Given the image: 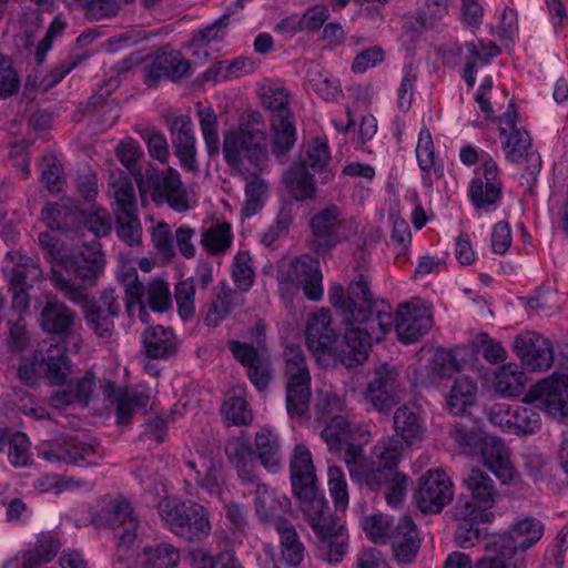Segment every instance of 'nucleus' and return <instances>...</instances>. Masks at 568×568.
<instances>
[{
    "label": "nucleus",
    "instance_id": "f257e3e1",
    "mask_svg": "<svg viewBox=\"0 0 568 568\" xmlns=\"http://www.w3.org/2000/svg\"><path fill=\"white\" fill-rule=\"evenodd\" d=\"M67 275L54 271V287L75 305L84 308L87 325L98 338L109 342L114 333V318L121 311L119 297L113 288L104 290L95 303L90 304L87 287L95 285L97 278L103 271L104 262L101 250H92L90 257H79L68 261Z\"/></svg>",
    "mask_w": 568,
    "mask_h": 568
},
{
    "label": "nucleus",
    "instance_id": "f03ea898",
    "mask_svg": "<svg viewBox=\"0 0 568 568\" xmlns=\"http://www.w3.org/2000/svg\"><path fill=\"white\" fill-rule=\"evenodd\" d=\"M290 467L293 491L318 538L321 556L331 564L339 562L346 554V536L331 515L326 499L318 494L312 455L304 445L295 447Z\"/></svg>",
    "mask_w": 568,
    "mask_h": 568
},
{
    "label": "nucleus",
    "instance_id": "7ed1b4c3",
    "mask_svg": "<svg viewBox=\"0 0 568 568\" xmlns=\"http://www.w3.org/2000/svg\"><path fill=\"white\" fill-rule=\"evenodd\" d=\"M525 404L532 407L515 405L511 434L530 435L541 427L538 409L554 417L568 416V375L552 374L531 386L525 395Z\"/></svg>",
    "mask_w": 568,
    "mask_h": 568
},
{
    "label": "nucleus",
    "instance_id": "20e7f679",
    "mask_svg": "<svg viewBox=\"0 0 568 568\" xmlns=\"http://www.w3.org/2000/svg\"><path fill=\"white\" fill-rule=\"evenodd\" d=\"M223 154L230 168H237L242 172H244V161H248L256 170L266 168L268 161L266 131L260 112L245 113L237 130L224 132Z\"/></svg>",
    "mask_w": 568,
    "mask_h": 568
},
{
    "label": "nucleus",
    "instance_id": "39448f33",
    "mask_svg": "<svg viewBox=\"0 0 568 568\" xmlns=\"http://www.w3.org/2000/svg\"><path fill=\"white\" fill-rule=\"evenodd\" d=\"M406 445L396 436H387L378 440L372 450L371 460H366L362 448H351V479L371 491H378L388 476L397 473V467Z\"/></svg>",
    "mask_w": 568,
    "mask_h": 568
},
{
    "label": "nucleus",
    "instance_id": "423d86ee",
    "mask_svg": "<svg viewBox=\"0 0 568 568\" xmlns=\"http://www.w3.org/2000/svg\"><path fill=\"white\" fill-rule=\"evenodd\" d=\"M544 524L531 516L513 520L506 529L491 535L484 544V549L494 561L505 568H525L526 558L523 555L534 547L544 536Z\"/></svg>",
    "mask_w": 568,
    "mask_h": 568
},
{
    "label": "nucleus",
    "instance_id": "0eeeda50",
    "mask_svg": "<svg viewBox=\"0 0 568 568\" xmlns=\"http://www.w3.org/2000/svg\"><path fill=\"white\" fill-rule=\"evenodd\" d=\"M345 325V357L362 364L368 356L373 342H381L390 331L394 322L390 305L384 301L373 304L366 312L358 311L354 320Z\"/></svg>",
    "mask_w": 568,
    "mask_h": 568
},
{
    "label": "nucleus",
    "instance_id": "6e6552de",
    "mask_svg": "<svg viewBox=\"0 0 568 568\" xmlns=\"http://www.w3.org/2000/svg\"><path fill=\"white\" fill-rule=\"evenodd\" d=\"M102 518L118 541L112 568H136L135 555L131 548L138 538L140 521L131 504L123 498H116L103 509Z\"/></svg>",
    "mask_w": 568,
    "mask_h": 568
},
{
    "label": "nucleus",
    "instance_id": "1a4fd4ad",
    "mask_svg": "<svg viewBox=\"0 0 568 568\" xmlns=\"http://www.w3.org/2000/svg\"><path fill=\"white\" fill-rule=\"evenodd\" d=\"M158 510L165 527L187 541H200L211 531L209 514L197 503L166 497L159 503Z\"/></svg>",
    "mask_w": 568,
    "mask_h": 568
},
{
    "label": "nucleus",
    "instance_id": "9d476101",
    "mask_svg": "<svg viewBox=\"0 0 568 568\" xmlns=\"http://www.w3.org/2000/svg\"><path fill=\"white\" fill-rule=\"evenodd\" d=\"M455 439L467 453L479 455L484 466L487 467L501 484L506 485L513 481L516 470L510 460V452L500 438L457 428Z\"/></svg>",
    "mask_w": 568,
    "mask_h": 568
},
{
    "label": "nucleus",
    "instance_id": "9b49d317",
    "mask_svg": "<svg viewBox=\"0 0 568 568\" xmlns=\"http://www.w3.org/2000/svg\"><path fill=\"white\" fill-rule=\"evenodd\" d=\"M121 283L125 293V306L130 316H136L143 323L148 322L149 313L144 297L149 307L154 312H165L172 304L169 284L163 280L156 278L144 286L138 278L135 270L125 272L121 276Z\"/></svg>",
    "mask_w": 568,
    "mask_h": 568
},
{
    "label": "nucleus",
    "instance_id": "f8f14e48",
    "mask_svg": "<svg viewBox=\"0 0 568 568\" xmlns=\"http://www.w3.org/2000/svg\"><path fill=\"white\" fill-rule=\"evenodd\" d=\"M286 377V409L291 417L302 418L308 410L311 374L304 353L297 345H290L284 352Z\"/></svg>",
    "mask_w": 568,
    "mask_h": 568
},
{
    "label": "nucleus",
    "instance_id": "ddd939ff",
    "mask_svg": "<svg viewBox=\"0 0 568 568\" xmlns=\"http://www.w3.org/2000/svg\"><path fill=\"white\" fill-rule=\"evenodd\" d=\"M138 184L143 203L146 196H150L156 205L166 203L178 212H185L190 209L189 193L180 173L172 168L162 171L149 170Z\"/></svg>",
    "mask_w": 568,
    "mask_h": 568
},
{
    "label": "nucleus",
    "instance_id": "4468645a",
    "mask_svg": "<svg viewBox=\"0 0 568 568\" xmlns=\"http://www.w3.org/2000/svg\"><path fill=\"white\" fill-rule=\"evenodd\" d=\"M467 496H460L455 506V517H488L486 510L493 508L499 493L494 479L483 469L473 467L462 479Z\"/></svg>",
    "mask_w": 568,
    "mask_h": 568
},
{
    "label": "nucleus",
    "instance_id": "2eb2a0df",
    "mask_svg": "<svg viewBox=\"0 0 568 568\" xmlns=\"http://www.w3.org/2000/svg\"><path fill=\"white\" fill-rule=\"evenodd\" d=\"M501 194L503 184L498 179L497 163L489 154H485L469 185L470 201L476 210L489 213L496 210Z\"/></svg>",
    "mask_w": 568,
    "mask_h": 568
},
{
    "label": "nucleus",
    "instance_id": "dca6fc26",
    "mask_svg": "<svg viewBox=\"0 0 568 568\" xmlns=\"http://www.w3.org/2000/svg\"><path fill=\"white\" fill-rule=\"evenodd\" d=\"M454 497V485L447 473L440 468L428 469L418 481L415 503L423 513L437 514Z\"/></svg>",
    "mask_w": 568,
    "mask_h": 568
},
{
    "label": "nucleus",
    "instance_id": "f3484780",
    "mask_svg": "<svg viewBox=\"0 0 568 568\" xmlns=\"http://www.w3.org/2000/svg\"><path fill=\"white\" fill-rule=\"evenodd\" d=\"M312 245L317 254H326L339 242L348 237L347 223L341 210L331 205L316 213L310 222Z\"/></svg>",
    "mask_w": 568,
    "mask_h": 568
},
{
    "label": "nucleus",
    "instance_id": "a211bd4d",
    "mask_svg": "<svg viewBox=\"0 0 568 568\" xmlns=\"http://www.w3.org/2000/svg\"><path fill=\"white\" fill-rule=\"evenodd\" d=\"M144 83L155 88L162 80L176 82L190 75L191 62L180 51L159 50L144 60L142 64Z\"/></svg>",
    "mask_w": 568,
    "mask_h": 568
},
{
    "label": "nucleus",
    "instance_id": "6ab92c4d",
    "mask_svg": "<svg viewBox=\"0 0 568 568\" xmlns=\"http://www.w3.org/2000/svg\"><path fill=\"white\" fill-rule=\"evenodd\" d=\"M328 300L342 317V322L354 320L359 310L366 312L373 304L381 302L373 300L368 284L363 275H359L357 281L348 285L347 296H345L342 285H332L328 290Z\"/></svg>",
    "mask_w": 568,
    "mask_h": 568
},
{
    "label": "nucleus",
    "instance_id": "aec40b11",
    "mask_svg": "<svg viewBox=\"0 0 568 568\" xmlns=\"http://www.w3.org/2000/svg\"><path fill=\"white\" fill-rule=\"evenodd\" d=\"M172 145L181 165L193 173L200 171L196 160V136L190 115H171L166 118Z\"/></svg>",
    "mask_w": 568,
    "mask_h": 568
},
{
    "label": "nucleus",
    "instance_id": "412c9836",
    "mask_svg": "<svg viewBox=\"0 0 568 568\" xmlns=\"http://www.w3.org/2000/svg\"><path fill=\"white\" fill-rule=\"evenodd\" d=\"M227 346L234 358L247 369L251 383L260 392L265 390L272 381V365L268 355L239 341H230Z\"/></svg>",
    "mask_w": 568,
    "mask_h": 568
},
{
    "label": "nucleus",
    "instance_id": "4be33fe9",
    "mask_svg": "<svg viewBox=\"0 0 568 568\" xmlns=\"http://www.w3.org/2000/svg\"><path fill=\"white\" fill-rule=\"evenodd\" d=\"M513 346L521 363L530 371L545 372L554 363V351L550 342L535 332H525L517 335Z\"/></svg>",
    "mask_w": 568,
    "mask_h": 568
},
{
    "label": "nucleus",
    "instance_id": "5701e85b",
    "mask_svg": "<svg viewBox=\"0 0 568 568\" xmlns=\"http://www.w3.org/2000/svg\"><path fill=\"white\" fill-rule=\"evenodd\" d=\"M284 280L302 287L304 295L311 301H320L323 297L320 263L307 254L297 256L290 263Z\"/></svg>",
    "mask_w": 568,
    "mask_h": 568
},
{
    "label": "nucleus",
    "instance_id": "b1692460",
    "mask_svg": "<svg viewBox=\"0 0 568 568\" xmlns=\"http://www.w3.org/2000/svg\"><path fill=\"white\" fill-rule=\"evenodd\" d=\"M33 365H39L52 385L63 384L71 373V361L65 347L58 343L42 341L33 353Z\"/></svg>",
    "mask_w": 568,
    "mask_h": 568
},
{
    "label": "nucleus",
    "instance_id": "393cba45",
    "mask_svg": "<svg viewBox=\"0 0 568 568\" xmlns=\"http://www.w3.org/2000/svg\"><path fill=\"white\" fill-rule=\"evenodd\" d=\"M429 311L417 302L399 305L396 314L395 331L400 342L410 344L425 335L432 327Z\"/></svg>",
    "mask_w": 568,
    "mask_h": 568
},
{
    "label": "nucleus",
    "instance_id": "a878e982",
    "mask_svg": "<svg viewBox=\"0 0 568 568\" xmlns=\"http://www.w3.org/2000/svg\"><path fill=\"white\" fill-rule=\"evenodd\" d=\"M321 436L328 449L343 458L348 473H351V463H353L349 458L351 448L363 447L362 445L353 443L354 427L352 423L342 415H335L325 425Z\"/></svg>",
    "mask_w": 568,
    "mask_h": 568
},
{
    "label": "nucleus",
    "instance_id": "bb28decb",
    "mask_svg": "<svg viewBox=\"0 0 568 568\" xmlns=\"http://www.w3.org/2000/svg\"><path fill=\"white\" fill-rule=\"evenodd\" d=\"M393 428L394 436L406 445L422 442L426 435V426L419 406L412 402L398 406L393 415Z\"/></svg>",
    "mask_w": 568,
    "mask_h": 568
},
{
    "label": "nucleus",
    "instance_id": "cd10ccee",
    "mask_svg": "<svg viewBox=\"0 0 568 568\" xmlns=\"http://www.w3.org/2000/svg\"><path fill=\"white\" fill-rule=\"evenodd\" d=\"M95 386V375L85 372L82 377L70 379L67 385L55 390L50 398L53 408L64 409L69 406L87 407Z\"/></svg>",
    "mask_w": 568,
    "mask_h": 568
},
{
    "label": "nucleus",
    "instance_id": "c85d7f7f",
    "mask_svg": "<svg viewBox=\"0 0 568 568\" xmlns=\"http://www.w3.org/2000/svg\"><path fill=\"white\" fill-rule=\"evenodd\" d=\"M388 539L399 564H410L415 560L420 547V538L412 518H399Z\"/></svg>",
    "mask_w": 568,
    "mask_h": 568
},
{
    "label": "nucleus",
    "instance_id": "c756f323",
    "mask_svg": "<svg viewBox=\"0 0 568 568\" xmlns=\"http://www.w3.org/2000/svg\"><path fill=\"white\" fill-rule=\"evenodd\" d=\"M224 450L230 465L236 470L237 477L243 484H251L257 479L255 453L246 438H230Z\"/></svg>",
    "mask_w": 568,
    "mask_h": 568
},
{
    "label": "nucleus",
    "instance_id": "7c9ffc66",
    "mask_svg": "<svg viewBox=\"0 0 568 568\" xmlns=\"http://www.w3.org/2000/svg\"><path fill=\"white\" fill-rule=\"evenodd\" d=\"M290 499L265 484H257L255 490V510L260 520L271 524L274 529L277 521H287L283 515L288 511Z\"/></svg>",
    "mask_w": 568,
    "mask_h": 568
},
{
    "label": "nucleus",
    "instance_id": "2f4dec72",
    "mask_svg": "<svg viewBox=\"0 0 568 568\" xmlns=\"http://www.w3.org/2000/svg\"><path fill=\"white\" fill-rule=\"evenodd\" d=\"M61 547L58 537L51 531L38 535L36 542L23 551L20 557L12 558L3 564L2 568H9L21 560V568H39L54 559Z\"/></svg>",
    "mask_w": 568,
    "mask_h": 568
},
{
    "label": "nucleus",
    "instance_id": "473e14b6",
    "mask_svg": "<svg viewBox=\"0 0 568 568\" xmlns=\"http://www.w3.org/2000/svg\"><path fill=\"white\" fill-rule=\"evenodd\" d=\"M332 318L328 310L322 308L307 321L305 336L306 345L313 353H324L336 341V333L331 327Z\"/></svg>",
    "mask_w": 568,
    "mask_h": 568
},
{
    "label": "nucleus",
    "instance_id": "72a5a7b5",
    "mask_svg": "<svg viewBox=\"0 0 568 568\" xmlns=\"http://www.w3.org/2000/svg\"><path fill=\"white\" fill-rule=\"evenodd\" d=\"M231 169L246 180L244 214L252 216L264 206L268 195V184L257 174L262 170H256L248 161L243 162L244 172L237 168Z\"/></svg>",
    "mask_w": 568,
    "mask_h": 568
},
{
    "label": "nucleus",
    "instance_id": "f704fd0d",
    "mask_svg": "<svg viewBox=\"0 0 568 568\" xmlns=\"http://www.w3.org/2000/svg\"><path fill=\"white\" fill-rule=\"evenodd\" d=\"M185 465L190 469L189 476L195 480L197 486L212 496H221L223 494L225 481L221 463L201 459L200 464L189 460Z\"/></svg>",
    "mask_w": 568,
    "mask_h": 568
},
{
    "label": "nucleus",
    "instance_id": "c9c22d12",
    "mask_svg": "<svg viewBox=\"0 0 568 568\" xmlns=\"http://www.w3.org/2000/svg\"><path fill=\"white\" fill-rule=\"evenodd\" d=\"M145 355L152 359H163L178 351V342L171 328L162 325L149 326L142 334Z\"/></svg>",
    "mask_w": 568,
    "mask_h": 568
},
{
    "label": "nucleus",
    "instance_id": "e433bc0d",
    "mask_svg": "<svg viewBox=\"0 0 568 568\" xmlns=\"http://www.w3.org/2000/svg\"><path fill=\"white\" fill-rule=\"evenodd\" d=\"M77 322V313L58 300H49L40 313V327L48 334L59 335Z\"/></svg>",
    "mask_w": 568,
    "mask_h": 568
},
{
    "label": "nucleus",
    "instance_id": "4c0bfd02",
    "mask_svg": "<svg viewBox=\"0 0 568 568\" xmlns=\"http://www.w3.org/2000/svg\"><path fill=\"white\" fill-rule=\"evenodd\" d=\"M477 393L476 379L467 374H458L454 378L450 393L446 399L449 412L454 415H463L467 407L475 403Z\"/></svg>",
    "mask_w": 568,
    "mask_h": 568
},
{
    "label": "nucleus",
    "instance_id": "58836bf2",
    "mask_svg": "<svg viewBox=\"0 0 568 568\" xmlns=\"http://www.w3.org/2000/svg\"><path fill=\"white\" fill-rule=\"evenodd\" d=\"M243 303L242 293L233 290L224 282L220 283V291L216 293L205 317L206 324L216 327L234 308L243 305Z\"/></svg>",
    "mask_w": 568,
    "mask_h": 568
},
{
    "label": "nucleus",
    "instance_id": "ea45409f",
    "mask_svg": "<svg viewBox=\"0 0 568 568\" xmlns=\"http://www.w3.org/2000/svg\"><path fill=\"white\" fill-rule=\"evenodd\" d=\"M10 262L4 266L11 286L31 287L41 277V270L29 256L13 253L8 254Z\"/></svg>",
    "mask_w": 568,
    "mask_h": 568
},
{
    "label": "nucleus",
    "instance_id": "a19ab883",
    "mask_svg": "<svg viewBox=\"0 0 568 568\" xmlns=\"http://www.w3.org/2000/svg\"><path fill=\"white\" fill-rule=\"evenodd\" d=\"M282 560L290 567H297L304 559L305 547L290 521H277Z\"/></svg>",
    "mask_w": 568,
    "mask_h": 568
},
{
    "label": "nucleus",
    "instance_id": "79ce46f5",
    "mask_svg": "<svg viewBox=\"0 0 568 568\" xmlns=\"http://www.w3.org/2000/svg\"><path fill=\"white\" fill-rule=\"evenodd\" d=\"M39 243L45 251L48 260L52 263V283L54 284V271H61L67 275L65 263L68 261L78 260L79 257H90V252L94 248L100 250V244L92 243L85 251H81L77 255H64L60 247V240L54 235L42 232L39 234Z\"/></svg>",
    "mask_w": 568,
    "mask_h": 568
},
{
    "label": "nucleus",
    "instance_id": "37998d69",
    "mask_svg": "<svg viewBox=\"0 0 568 568\" xmlns=\"http://www.w3.org/2000/svg\"><path fill=\"white\" fill-rule=\"evenodd\" d=\"M527 384L526 374L516 364L501 366L495 374L494 388L503 397H516L520 395Z\"/></svg>",
    "mask_w": 568,
    "mask_h": 568
},
{
    "label": "nucleus",
    "instance_id": "c03bdc74",
    "mask_svg": "<svg viewBox=\"0 0 568 568\" xmlns=\"http://www.w3.org/2000/svg\"><path fill=\"white\" fill-rule=\"evenodd\" d=\"M180 551L170 544L145 547L138 557L140 568H178Z\"/></svg>",
    "mask_w": 568,
    "mask_h": 568
},
{
    "label": "nucleus",
    "instance_id": "a18cd8bd",
    "mask_svg": "<svg viewBox=\"0 0 568 568\" xmlns=\"http://www.w3.org/2000/svg\"><path fill=\"white\" fill-rule=\"evenodd\" d=\"M255 448L262 466L268 473H278L282 467V454L277 436L270 430L256 433Z\"/></svg>",
    "mask_w": 568,
    "mask_h": 568
},
{
    "label": "nucleus",
    "instance_id": "49530a36",
    "mask_svg": "<svg viewBox=\"0 0 568 568\" xmlns=\"http://www.w3.org/2000/svg\"><path fill=\"white\" fill-rule=\"evenodd\" d=\"M331 161L329 148L326 142L320 138L311 141L306 149V156L298 162H305V166L313 173L321 176L322 183H327L334 176L328 168Z\"/></svg>",
    "mask_w": 568,
    "mask_h": 568
},
{
    "label": "nucleus",
    "instance_id": "de8ad7c7",
    "mask_svg": "<svg viewBox=\"0 0 568 568\" xmlns=\"http://www.w3.org/2000/svg\"><path fill=\"white\" fill-rule=\"evenodd\" d=\"M271 128L273 131L272 153L277 159H284L297 138L294 115L271 120Z\"/></svg>",
    "mask_w": 568,
    "mask_h": 568
},
{
    "label": "nucleus",
    "instance_id": "09e8293b",
    "mask_svg": "<svg viewBox=\"0 0 568 568\" xmlns=\"http://www.w3.org/2000/svg\"><path fill=\"white\" fill-rule=\"evenodd\" d=\"M115 410L120 424L129 423L139 412H145L150 404V396L144 392L118 390L114 394Z\"/></svg>",
    "mask_w": 568,
    "mask_h": 568
},
{
    "label": "nucleus",
    "instance_id": "8fccbe9b",
    "mask_svg": "<svg viewBox=\"0 0 568 568\" xmlns=\"http://www.w3.org/2000/svg\"><path fill=\"white\" fill-rule=\"evenodd\" d=\"M284 180L290 186L294 199L304 201L315 194V183L311 170L305 162L294 163L284 174Z\"/></svg>",
    "mask_w": 568,
    "mask_h": 568
},
{
    "label": "nucleus",
    "instance_id": "3c124183",
    "mask_svg": "<svg viewBox=\"0 0 568 568\" xmlns=\"http://www.w3.org/2000/svg\"><path fill=\"white\" fill-rule=\"evenodd\" d=\"M307 81L311 88L324 100L334 101L342 95L339 82L320 64H311L307 68Z\"/></svg>",
    "mask_w": 568,
    "mask_h": 568
},
{
    "label": "nucleus",
    "instance_id": "603ef678",
    "mask_svg": "<svg viewBox=\"0 0 568 568\" xmlns=\"http://www.w3.org/2000/svg\"><path fill=\"white\" fill-rule=\"evenodd\" d=\"M65 462L80 466H92L99 464L103 454L95 440H73L64 448Z\"/></svg>",
    "mask_w": 568,
    "mask_h": 568
},
{
    "label": "nucleus",
    "instance_id": "864d4df0",
    "mask_svg": "<svg viewBox=\"0 0 568 568\" xmlns=\"http://www.w3.org/2000/svg\"><path fill=\"white\" fill-rule=\"evenodd\" d=\"M200 130L210 156L220 152L219 119L211 106L200 105L196 110Z\"/></svg>",
    "mask_w": 568,
    "mask_h": 568
},
{
    "label": "nucleus",
    "instance_id": "5fc2aeb1",
    "mask_svg": "<svg viewBox=\"0 0 568 568\" xmlns=\"http://www.w3.org/2000/svg\"><path fill=\"white\" fill-rule=\"evenodd\" d=\"M115 216L138 214L135 190L130 180L120 179L111 184Z\"/></svg>",
    "mask_w": 568,
    "mask_h": 568
},
{
    "label": "nucleus",
    "instance_id": "6e6d98bb",
    "mask_svg": "<svg viewBox=\"0 0 568 568\" xmlns=\"http://www.w3.org/2000/svg\"><path fill=\"white\" fill-rule=\"evenodd\" d=\"M231 225L226 222L216 223L206 229L202 234L201 243L211 255L225 253L232 245Z\"/></svg>",
    "mask_w": 568,
    "mask_h": 568
},
{
    "label": "nucleus",
    "instance_id": "4d7b16f0",
    "mask_svg": "<svg viewBox=\"0 0 568 568\" xmlns=\"http://www.w3.org/2000/svg\"><path fill=\"white\" fill-rule=\"evenodd\" d=\"M501 139V148L506 159L509 162H518L524 156L529 155L531 148V138L529 133L523 129L509 131L506 134H499Z\"/></svg>",
    "mask_w": 568,
    "mask_h": 568
},
{
    "label": "nucleus",
    "instance_id": "13d9d810",
    "mask_svg": "<svg viewBox=\"0 0 568 568\" xmlns=\"http://www.w3.org/2000/svg\"><path fill=\"white\" fill-rule=\"evenodd\" d=\"M288 91L281 85H271L263 88L261 99L262 104L271 111V120L278 118H291L293 113L288 108Z\"/></svg>",
    "mask_w": 568,
    "mask_h": 568
},
{
    "label": "nucleus",
    "instance_id": "bf43d9fd",
    "mask_svg": "<svg viewBox=\"0 0 568 568\" xmlns=\"http://www.w3.org/2000/svg\"><path fill=\"white\" fill-rule=\"evenodd\" d=\"M42 221L51 230L70 232L79 220L75 211L69 210L59 204H48L41 212Z\"/></svg>",
    "mask_w": 568,
    "mask_h": 568
},
{
    "label": "nucleus",
    "instance_id": "052dcab7",
    "mask_svg": "<svg viewBox=\"0 0 568 568\" xmlns=\"http://www.w3.org/2000/svg\"><path fill=\"white\" fill-rule=\"evenodd\" d=\"M254 270L252 267V258L248 252H237L233 258L232 278L237 287V292H248L254 282Z\"/></svg>",
    "mask_w": 568,
    "mask_h": 568
},
{
    "label": "nucleus",
    "instance_id": "680f3d73",
    "mask_svg": "<svg viewBox=\"0 0 568 568\" xmlns=\"http://www.w3.org/2000/svg\"><path fill=\"white\" fill-rule=\"evenodd\" d=\"M459 524L455 531V541L463 548L475 546L479 542L481 537V530L479 528V521L488 520V517H466L456 518Z\"/></svg>",
    "mask_w": 568,
    "mask_h": 568
},
{
    "label": "nucleus",
    "instance_id": "e2e57ef3",
    "mask_svg": "<svg viewBox=\"0 0 568 568\" xmlns=\"http://www.w3.org/2000/svg\"><path fill=\"white\" fill-rule=\"evenodd\" d=\"M361 527L374 542H385L394 528L392 519L384 514L363 517Z\"/></svg>",
    "mask_w": 568,
    "mask_h": 568
},
{
    "label": "nucleus",
    "instance_id": "0e129e2a",
    "mask_svg": "<svg viewBox=\"0 0 568 568\" xmlns=\"http://www.w3.org/2000/svg\"><path fill=\"white\" fill-rule=\"evenodd\" d=\"M115 231L129 246H139L142 243V226L138 214L115 216Z\"/></svg>",
    "mask_w": 568,
    "mask_h": 568
},
{
    "label": "nucleus",
    "instance_id": "69168bd1",
    "mask_svg": "<svg viewBox=\"0 0 568 568\" xmlns=\"http://www.w3.org/2000/svg\"><path fill=\"white\" fill-rule=\"evenodd\" d=\"M20 87L21 81L11 59L0 54V100L16 95Z\"/></svg>",
    "mask_w": 568,
    "mask_h": 568
},
{
    "label": "nucleus",
    "instance_id": "338daca9",
    "mask_svg": "<svg viewBox=\"0 0 568 568\" xmlns=\"http://www.w3.org/2000/svg\"><path fill=\"white\" fill-rule=\"evenodd\" d=\"M293 221V209L288 203L280 207L277 216L272 225L262 236V243L266 246L273 245L280 237L287 234Z\"/></svg>",
    "mask_w": 568,
    "mask_h": 568
},
{
    "label": "nucleus",
    "instance_id": "774afa93",
    "mask_svg": "<svg viewBox=\"0 0 568 568\" xmlns=\"http://www.w3.org/2000/svg\"><path fill=\"white\" fill-rule=\"evenodd\" d=\"M365 399L374 410L388 414L400 398L381 389L377 382L369 381L365 390Z\"/></svg>",
    "mask_w": 568,
    "mask_h": 568
}]
</instances>
